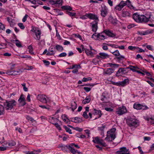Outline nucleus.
I'll return each mask as SVG.
<instances>
[{"instance_id":"nucleus-26","label":"nucleus","mask_w":154,"mask_h":154,"mask_svg":"<svg viewBox=\"0 0 154 154\" xmlns=\"http://www.w3.org/2000/svg\"><path fill=\"white\" fill-rule=\"evenodd\" d=\"M106 95V93H103L101 96V100L103 101L104 102H106V101H107Z\"/></svg>"},{"instance_id":"nucleus-49","label":"nucleus","mask_w":154,"mask_h":154,"mask_svg":"<svg viewBox=\"0 0 154 154\" xmlns=\"http://www.w3.org/2000/svg\"><path fill=\"white\" fill-rule=\"evenodd\" d=\"M91 80L92 79L90 77H88L87 78L84 77L82 80V81L83 82H87L89 80Z\"/></svg>"},{"instance_id":"nucleus-55","label":"nucleus","mask_w":154,"mask_h":154,"mask_svg":"<svg viewBox=\"0 0 154 154\" xmlns=\"http://www.w3.org/2000/svg\"><path fill=\"white\" fill-rule=\"evenodd\" d=\"M102 115V114L101 111L100 110H97V116L98 115V118H100Z\"/></svg>"},{"instance_id":"nucleus-34","label":"nucleus","mask_w":154,"mask_h":154,"mask_svg":"<svg viewBox=\"0 0 154 154\" xmlns=\"http://www.w3.org/2000/svg\"><path fill=\"white\" fill-rule=\"evenodd\" d=\"M13 75H19L21 73L22 71L20 69H18L17 70H13Z\"/></svg>"},{"instance_id":"nucleus-10","label":"nucleus","mask_w":154,"mask_h":154,"mask_svg":"<svg viewBox=\"0 0 154 154\" xmlns=\"http://www.w3.org/2000/svg\"><path fill=\"white\" fill-rule=\"evenodd\" d=\"M99 55H97V59H100V58L103 59L109 58V55L105 53H100Z\"/></svg>"},{"instance_id":"nucleus-56","label":"nucleus","mask_w":154,"mask_h":154,"mask_svg":"<svg viewBox=\"0 0 154 154\" xmlns=\"http://www.w3.org/2000/svg\"><path fill=\"white\" fill-rule=\"evenodd\" d=\"M0 143H3V144L2 145L3 146H4V145H5V146H7V147H8V142L6 141H2L0 142Z\"/></svg>"},{"instance_id":"nucleus-15","label":"nucleus","mask_w":154,"mask_h":154,"mask_svg":"<svg viewBox=\"0 0 154 154\" xmlns=\"http://www.w3.org/2000/svg\"><path fill=\"white\" fill-rule=\"evenodd\" d=\"M54 48L50 47L48 49V51L46 55L48 56L54 55L55 54V52L54 50Z\"/></svg>"},{"instance_id":"nucleus-37","label":"nucleus","mask_w":154,"mask_h":154,"mask_svg":"<svg viewBox=\"0 0 154 154\" xmlns=\"http://www.w3.org/2000/svg\"><path fill=\"white\" fill-rule=\"evenodd\" d=\"M105 36L102 34H99L97 35V39L99 40H104L105 39Z\"/></svg>"},{"instance_id":"nucleus-28","label":"nucleus","mask_w":154,"mask_h":154,"mask_svg":"<svg viewBox=\"0 0 154 154\" xmlns=\"http://www.w3.org/2000/svg\"><path fill=\"white\" fill-rule=\"evenodd\" d=\"M91 100V98H90V96H88L86 97V98L83 100L82 101V103L83 104H86L89 103Z\"/></svg>"},{"instance_id":"nucleus-62","label":"nucleus","mask_w":154,"mask_h":154,"mask_svg":"<svg viewBox=\"0 0 154 154\" xmlns=\"http://www.w3.org/2000/svg\"><path fill=\"white\" fill-rule=\"evenodd\" d=\"M118 56V57H116V58L117 59H118L119 60H122L123 59H124L125 58V57L123 56H122V55L120 56L119 55V56Z\"/></svg>"},{"instance_id":"nucleus-2","label":"nucleus","mask_w":154,"mask_h":154,"mask_svg":"<svg viewBox=\"0 0 154 154\" xmlns=\"http://www.w3.org/2000/svg\"><path fill=\"white\" fill-rule=\"evenodd\" d=\"M17 103V102L14 100L10 101L6 100L5 102L4 103V105L5 106L6 110H11Z\"/></svg>"},{"instance_id":"nucleus-63","label":"nucleus","mask_w":154,"mask_h":154,"mask_svg":"<svg viewBox=\"0 0 154 154\" xmlns=\"http://www.w3.org/2000/svg\"><path fill=\"white\" fill-rule=\"evenodd\" d=\"M128 48L129 49L131 50H134L136 48H137L134 46H130L128 47Z\"/></svg>"},{"instance_id":"nucleus-12","label":"nucleus","mask_w":154,"mask_h":154,"mask_svg":"<svg viewBox=\"0 0 154 154\" xmlns=\"http://www.w3.org/2000/svg\"><path fill=\"white\" fill-rule=\"evenodd\" d=\"M92 31H95V32L92 35L91 38L96 40V21H95V23L92 24Z\"/></svg>"},{"instance_id":"nucleus-38","label":"nucleus","mask_w":154,"mask_h":154,"mask_svg":"<svg viewBox=\"0 0 154 154\" xmlns=\"http://www.w3.org/2000/svg\"><path fill=\"white\" fill-rule=\"evenodd\" d=\"M66 13L68 14L70 17H75L76 15V13H72L69 11H66Z\"/></svg>"},{"instance_id":"nucleus-64","label":"nucleus","mask_w":154,"mask_h":154,"mask_svg":"<svg viewBox=\"0 0 154 154\" xmlns=\"http://www.w3.org/2000/svg\"><path fill=\"white\" fill-rule=\"evenodd\" d=\"M28 15L27 14H26L24 17L22 19V21L23 22H25L27 19Z\"/></svg>"},{"instance_id":"nucleus-42","label":"nucleus","mask_w":154,"mask_h":154,"mask_svg":"<svg viewBox=\"0 0 154 154\" xmlns=\"http://www.w3.org/2000/svg\"><path fill=\"white\" fill-rule=\"evenodd\" d=\"M39 106L43 109H47L49 110L50 109V106L48 105H39Z\"/></svg>"},{"instance_id":"nucleus-41","label":"nucleus","mask_w":154,"mask_h":154,"mask_svg":"<svg viewBox=\"0 0 154 154\" xmlns=\"http://www.w3.org/2000/svg\"><path fill=\"white\" fill-rule=\"evenodd\" d=\"M63 127L66 132L69 133L70 134H72V132L71 130L69 128L67 127V126L65 125H64Z\"/></svg>"},{"instance_id":"nucleus-52","label":"nucleus","mask_w":154,"mask_h":154,"mask_svg":"<svg viewBox=\"0 0 154 154\" xmlns=\"http://www.w3.org/2000/svg\"><path fill=\"white\" fill-rule=\"evenodd\" d=\"M110 137H111V136L107 133L106 137L105 138V139L107 140L108 141L112 142V139L110 140Z\"/></svg>"},{"instance_id":"nucleus-6","label":"nucleus","mask_w":154,"mask_h":154,"mask_svg":"<svg viewBox=\"0 0 154 154\" xmlns=\"http://www.w3.org/2000/svg\"><path fill=\"white\" fill-rule=\"evenodd\" d=\"M127 4L123 0L121 1L119 4L117 5L115 7V8L119 11H120Z\"/></svg>"},{"instance_id":"nucleus-3","label":"nucleus","mask_w":154,"mask_h":154,"mask_svg":"<svg viewBox=\"0 0 154 154\" xmlns=\"http://www.w3.org/2000/svg\"><path fill=\"white\" fill-rule=\"evenodd\" d=\"M126 112L127 109L126 107L123 106L118 108L116 112V113L119 115H121Z\"/></svg>"},{"instance_id":"nucleus-8","label":"nucleus","mask_w":154,"mask_h":154,"mask_svg":"<svg viewBox=\"0 0 154 154\" xmlns=\"http://www.w3.org/2000/svg\"><path fill=\"white\" fill-rule=\"evenodd\" d=\"M116 154H130V153L128 149H127L126 147H122L117 152Z\"/></svg>"},{"instance_id":"nucleus-44","label":"nucleus","mask_w":154,"mask_h":154,"mask_svg":"<svg viewBox=\"0 0 154 154\" xmlns=\"http://www.w3.org/2000/svg\"><path fill=\"white\" fill-rule=\"evenodd\" d=\"M26 118L28 121H31L32 122H33L35 121L34 119L32 118L31 117L29 116H26Z\"/></svg>"},{"instance_id":"nucleus-32","label":"nucleus","mask_w":154,"mask_h":154,"mask_svg":"<svg viewBox=\"0 0 154 154\" xmlns=\"http://www.w3.org/2000/svg\"><path fill=\"white\" fill-rule=\"evenodd\" d=\"M68 126L69 127H70V128L73 129L74 130H75L78 131L79 132H82L83 130L82 128H80L78 127H73L72 126L70 125H68Z\"/></svg>"},{"instance_id":"nucleus-29","label":"nucleus","mask_w":154,"mask_h":154,"mask_svg":"<svg viewBox=\"0 0 154 154\" xmlns=\"http://www.w3.org/2000/svg\"><path fill=\"white\" fill-rule=\"evenodd\" d=\"M101 15L104 17H105L106 15L107 12L106 9L105 8H102L101 10Z\"/></svg>"},{"instance_id":"nucleus-5","label":"nucleus","mask_w":154,"mask_h":154,"mask_svg":"<svg viewBox=\"0 0 154 154\" xmlns=\"http://www.w3.org/2000/svg\"><path fill=\"white\" fill-rule=\"evenodd\" d=\"M133 108L137 110H139L141 109L143 110L147 109H148V107L146 106H143L140 104L135 103L133 105Z\"/></svg>"},{"instance_id":"nucleus-35","label":"nucleus","mask_w":154,"mask_h":154,"mask_svg":"<svg viewBox=\"0 0 154 154\" xmlns=\"http://www.w3.org/2000/svg\"><path fill=\"white\" fill-rule=\"evenodd\" d=\"M5 113V107L2 105H0V116L3 115Z\"/></svg>"},{"instance_id":"nucleus-19","label":"nucleus","mask_w":154,"mask_h":154,"mask_svg":"<svg viewBox=\"0 0 154 154\" xmlns=\"http://www.w3.org/2000/svg\"><path fill=\"white\" fill-rule=\"evenodd\" d=\"M33 32L35 33L36 38H35L37 40H39L40 39L41 31L40 30H34Z\"/></svg>"},{"instance_id":"nucleus-43","label":"nucleus","mask_w":154,"mask_h":154,"mask_svg":"<svg viewBox=\"0 0 154 154\" xmlns=\"http://www.w3.org/2000/svg\"><path fill=\"white\" fill-rule=\"evenodd\" d=\"M28 49L29 50V53H30L31 54H34V52H33V48L31 45H29L28 47Z\"/></svg>"},{"instance_id":"nucleus-36","label":"nucleus","mask_w":154,"mask_h":154,"mask_svg":"<svg viewBox=\"0 0 154 154\" xmlns=\"http://www.w3.org/2000/svg\"><path fill=\"white\" fill-rule=\"evenodd\" d=\"M154 30L153 29L147 30L143 32L144 35L151 34L153 33Z\"/></svg>"},{"instance_id":"nucleus-24","label":"nucleus","mask_w":154,"mask_h":154,"mask_svg":"<svg viewBox=\"0 0 154 154\" xmlns=\"http://www.w3.org/2000/svg\"><path fill=\"white\" fill-rule=\"evenodd\" d=\"M54 48L56 49L57 51L61 52L63 50V47L60 45L57 44L55 45Z\"/></svg>"},{"instance_id":"nucleus-33","label":"nucleus","mask_w":154,"mask_h":154,"mask_svg":"<svg viewBox=\"0 0 154 154\" xmlns=\"http://www.w3.org/2000/svg\"><path fill=\"white\" fill-rule=\"evenodd\" d=\"M70 152L73 154H82L81 152L78 151V150H75L72 147L70 150Z\"/></svg>"},{"instance_id":"nucleus-51","label":"nucleus","mask_w":154,"mask_h":154,"mask_svg":"<svg viewBox=\"0 0 154 154\" xmlns=\"http://www.w3.org/2000/svg\"><path fill=\"white\" fill-rule=\"evenodd\" d=\"M18 25L22 29H23L25 28V26L22 23H19Z\"/></svg>"},{"instance_id":"nucleus-9","label":"nucleus","mask_w":154,"mask_h":154,"mask_svg":"<svg viewBox=\"0 0 154 154\" xmlns=\"http://www.w3.org/2000/svg\"><path fill=\"white\" fill-rule=\"evenodd\" d=\"M45 97V96L44 95L39 94L37 96V98L41 102L44 103H47V101Z\"/></svg>"},{"instance_id":"nucleus-4","label":"nucleus","mask_w":154,"mask_h":154,"mask_svg":"<svg viewBox=\"0 0 154 154\" xmlns=\"http://www.w3.org/2000/svg\"><path fill=\"white\" fill-rule=\"evenodd\" d=\"M137 121L132 118H129L127 120V123L130 126H134L137 125Z\"/></svg>"},{"instance_id":"nucleus-20","label":"nucleus","mask_w":154,"mask_h":154,"mask_svg":"<svg viewBox=\"0 0 154 154\" xmlns=\"http://www.w3.org/2000/svg\"><path fill=\"white\" fill-rule=\"evenodd\" d=\"M104 32L106 35L109 36L113 37L115 36V35L112 32L109 30L105 29L104 30Z\"/></svg>"},{"instance_id":"nucleus-16","label":"nucleus","mask_w":154,"mask_h":154,"mask_svg":"<svg viewBox=\"0 0 154 154\" xmlns=\"http://www.w3.org/2000/svg\"><path fill=\"white\" fill-rule=\"evenodd\" d=\"M97 143H98L104 147H106L107 146L106 143L103 141V140L99 139L98 137H97Z\"/></svg>"},{"instance_id":"nucleus-18","label":"nucleus","mask_w":154,"mask_h":154,"mask_svg":"<svg viewBox=\"0 0 154 154\" xmlns=\"http://www.w3.org/2000/svg\"><path fill=\"white\" fill-rule=\"evenodd\" d=\"M59 121V119L57 118L52 117L48 119V121L52 124L54 125L55 124L57 123V122Z\"/></svg>"},{"instance_id":"nucleus-17","label":"nucleus","mask_w":154,"mask_h":154,"mask_svg":"<svg viewBox=\"0 0 154 154\" xmlns=\"http://www.w3.org/2000/svg\"><path fill=\"white\" fill-rule=\"evenodd\" d=\"M114 69L112 68H109L107 69L104 72L103 74L105 75H110L112 73L114 72Z\"/></svg>"},{"instance_id":"nucleus-11","label":"nucleus","mask_w":154,"mask_h":154,"mask_svg":"<svg viewBox=\"0 0 154 154\" xmlns=\"http://www.w3.org/2000/svg\"><path fill=\"white\" fill-rule=\"evenodd\" d=\"M72 148V147L71 146H69L68 144L66 145H62V144H61V149L64 152H68V149L70 151V150Z\"/></svg>"},{"instance_id":"nucleus-31","label":"nucleus","mask_w":154,"mask_h":154,"mask_svg":"<svg viewBox=\"0 0 154 154\" xmlns=\"http://www.w3.org/2000/svg\"><path fill=\"white\" fill-rule=\"evenodd\" d=\"M61 8L63 9L69 11H71L72 10V8L69 5L63 6L61 7Z\"/></svg>"},{"instance_id":"nucleus-27","label":"nucleus","mask_w":154,"mask_h":154,"mask_svg":"<svg viewBox=\"0 0 154 154\" xmlns=\"http://www.w3.org/2000/svg\"><path fill=\"white\" fill-rule=\"evenodd\" d=\"M77 105L75 101H72L71 103V107L72 111H74V110L77 108Z\"/></svg>"},{"instance_id":"nucleus-21","label":"nucleus","mask_w":154,"mask_h":154,"mask_svg":"<svg viewBox=\"0 0 154 154\" xmlns=\"http://www.w3.org/2000/svg\"><path fill=\"white\" fill-rule=\"evenodd\" d=\"M129 81L128 79H126L122 81H120V86L122 87L125 86L129 84Z\"/></svg>"},{"instance_id":"nucleus-58","label":"nucleus","mask_w":154,"mask_h":154,"mask_svg":"<svg viewBox=\"0 0 154 154\" xmlns=\"http://www.w3.org/2000/svg\"><path fill=\"white\" fill-rule=\"evenodd\" d=\"M87 112L86 111L84 112L83 113L82 116L85 119H87L88 117V115Z\"/></svg>"},{"instance_id":"nucleus-57","label":"nucleus","mask_w":154,"mask_h":154,"mask_svg":"<svg viewBox=\"0 0 154 154\" xmlns=\"http://www.w3.org/2000/svg\"><path fill=\"white\" fill-rule=\"evenodd\" d=\"M60 131L61 130V128L60 127V125L56 123L54 125Z\"/></svg>"},{"instance_id":"nucleus-25","label":"nucleus","mask_w":154,"mask_h":154,"mask_svg":"<svg viewBox=\"0 0 154 154\" xmlns=\"http://www.w3.org/2000/svg\"><path fill=\"white\" fill-rule=\"evenodd\" d=\"M109 20L112 24H116L117 20L116 18L113 17L111 16H110L109 18Z\"/></svg>"},{"instance_id":"nucleus-59","label":"nucleus","mask_w":154,"mask_h":154,"mask_svg":"<svg viewBox=\"0 0 154 154\" xmlns=\"http://www.w3.org/2000/svg\"><path fill=\"white\" fill-rule=\"evenodd\" d=\"M67 54L65 52H63L61 54H60L58 56L60 57H65L66 56Z\"/></svg>"},{"instance_id":"nucleus-30","label":"nucleus","mask_w":154,"mask_h":154,"mask_svg":"<svg viewBox=\"0 0 154 154\" xmlns=\"http://www.w3.org/2000/svg\"><path fill=\"white\" fill-rule=\"evenodd\" d=\"M130 15V14L127 11H123L122 13V16L123 17H129Z\"/></svg>"},{"instance_id":"nucleus-39","label":"nucleus","mask_w":154,"mask_h":154,"mask_svg":"<svg viewBox=\"0 0 154 154\" xmlns=\"http://www.w3.org/2000/svg\"><path fill=\"white\" fill-rule=\"evenodd\" d=\"M75 123H79L82 121V118H81L75 117Z\"/></svg>"},{"instance_id":"nucleus-45","label":"nucleus","mask_w":154,"mask_h":154,"mask_svg":"<svg viewBox=\"0 0 154 154\" xmlns=\"http://www.w3.org/2000/svg\"><path fill=\"white\" fill-rule=\"evenodd\" d=\"M109 65L110 66L112 67H114L115 68H118L119 66V64L115 63H109Z\"/></svg>"},{"instance_id":"nucleus-54","label":"nucleus","mask_w":154,"mask_h":154,"mask_svg":"<svg viewBox=\"0 0 154 154\" xmlns=\"http://www.w3.org/2000/svg\"><path fill=\"white\" fill-rule=\"evenodd\" d=\"M54 15L56 16H58V14L59 13V10L54 9Z\"/></svg>"},{"instance_id":"nucleus-22","label":"nucleus","mask_w":154,"mask_h":154,"mask_svg":"<svg viewBox=\"0 0 154 154\" xmlns=\"http://www.w3.org/2000/svg\"><path fill=\"white\" fill-rule=\"evenodd\" d=\"M86 16H87L88 18L90 19H94L96 20V16L95 15L91 13L86 14Z\"/></svg>"},{"instance_id":"nucleus-48","label":"nucleus","mask_w":154,"mask_h":154,"mask_svg":"<svg viewBox=\"0 0 154 154\" xmlns=\"http://www.w3.org/2000/svg\"><path fill=\"white\" fill-rule=\"evenodd\" d=\"M123 73L121 72V70L120 68L119 69V70H118L117 72L116 73V76H119L120 75H122Z\"/></svg>"},{"instance_id":"nucleus-46","label":"nucleus","mask_w":154,"mask_h":154,"mask_svg":"<svg viewBox=\"0 0 154 154\" xmlns=\"http://www.w3.org/2000/svg\"><path fill=\"white\" fill-rule=\"evenodd\" d=\"M125 2L127 3L126 5H127L128 7L130 8H131L132 7H133L132 5L131 4V2L130 0H127V1Z\"/></svg>"},{"instance_id":"nucleus-53","label":"nucleus","mask_w":154,"mask_h":154,"mask_svg":"<svg viewBox=\"0 0 154 154\" xmlns=\"http://www.w3.org/2000/svg\"><path fill=\"white\" fill-rule=\"evenodd\" d=\"M85 52L88 55H92L93 54L92 52L88 49L85 50Z\"/></svg>"},{"instance_id":"nucleus-40","label":"nucleus","mask_w":154,"mask_h":154,"mask_svg":"<svg viewBox=\"0 0 154 154\" xmlns=\"http://www.w3.org/2000/svg\"><path fill=\"white\" fill-rule=\"evenodd\" d=\"M15 142L13 140L9 141L8 142V146H11L15 145Z\"/></svg>"},{"instance_id":"nucleus-60","label":"nucleus","mask_w":154,"mask_h":154,"mask_svg":"<svg viewBox=\"0 0 154 154\" xmlns=\"http://www.w3.org/2000/svg\"><path fill=\"white\" fill-rule=\"evenodd\" d=\"M0 146V151H4L6 149L7 146Z\"/></svg>"},{"instance_id":"nucleus-7","label":"nucleus","mask_w":154,"mask_h":154,"mask_svg":"<svg viewBox=\"0 0 154 154\" xmlns=\"http://www.w3.org/2000/svg\"><path fill=\"white\" fill-rule=\"evenodd\" d=\"M116 131L115 128H112L110 131H108L107 133L111 136L112 140H114L116 138L115 132Z\"/></svg>"},{"instance_id":"nucleus-13","label":"nucleus","mask_w":154,"mask_h":154,"mask_svg":"<svg viewBox=\"0 0 154 154\" xmlns=\"http://www.w3.org/2000/svg\"><path fill=\"white\" fill-rule=\"evenodd\" d=\"M48 1L49 3L52 5H60L61 4V5H62L61 3L62 2V0H48Z\"/></svg>"},{"instance_id":"nucleus-61","label":"nucleus","mask_w":154,"mask_h":154,"mask_svg":"<svg viewBox=\"0 0 154 154\" xmlns=\"http://www.w3.org/2000/svg\"><path fill=\"white\" fill-rule=\"evenodd\" d=\"M5 29V26L2 23H0V30L2 29V30H4Z\"/></svg>"},{"instance_id":"nucleus-23","label":"nucleus","mask_w":154,"mask_h":154,"mask_svg":"<svg viewBox=\"0 0 154 154\" xmlns=\"http://www.w3.org/2000/svg\"><path fill=\"white\" fill-rule=\"evenodd\" d=\"M105 126L103 125L101 127H99L98 128V130L100 132V134L102 136L101 138H102L104 137V129L105 128Z\"/></svg>"},{"instance_id":"nucleus-47","label":"nucleus","mask_w":154,"mask_h":154,"mask_svg":"<svg viewBox=\"0 0 154 154\" xmlns=\"http://www.w3.org/2000/svg\"><path fill=\"white\" fill-rule=\"evenodd\" d=\"M6 73L9 75H13V70L11 71L10 69H8L6 71Z\"/></svg>"},{"instance_id":"nucleus-1","label":"nucleus","mask_w":154,"mask_h":154,"mask_svg":"<svg viewBox=\"0 0 154 154\" xmlns=\"http://www.w3.org/2000/svg\"><path fill=\"white\" fill-rule=\"evenodd\" d=\"M151 14L147 17L144 15H140L137 13H135L133 15V18L137 22L146 23L149 21H151V19L149 20L151 16Z\"/></svg>"},{"instance_id":"nucleus-14","label":"nucleus","mask_w":154,"mask_h":154,"mask_svg":"<svg viewBox=\"0 0 154 154\" xmlns=\"http://www.w3.org/2000/svg\"><path fill=\"white\" fill-rule=\"evenodd\" d=\"M18 101L21 104V105L22 106H23L26 104V103L25 101V98L23 94L20 95Z\"/></svg>"},{"instance_id":"nucleus-50","label":"nucleus","mask_w":154,"mask_h":154,"mask_svg":"<svg viewBox=\"0 0 154 154\" xmlns=\"http://www.w3.org/2000/svg\"><path fill=\"white\" fill-rule=\"evenodd\" d=\"M112 54L116 56H119L120 55V54L119 51L118 50H116L115 51L112 52Z\"/></svg>"}]
</instances>
